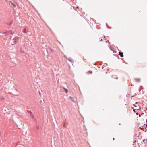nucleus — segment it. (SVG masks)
<instances>
[{
	"mask_svg": "<svg viewBox=\"0 0 147 147\" xmlns=\"http://www.w3.org/2000/svg\"><path fill=\"white\" fill-rule=\"evenodd\" d=\"M119 55L121 57H123V53L119 52Z\"/></svg>",
	"mask_w": 147,
	"mask_h": 147,
	"instance_id": "obj_1",
	"label": "nucleus"
},
{
	"mask_svg": "<svg viewBox=\"0 0 147 147\" xmlns=\"http://www.w3.org/2000/svg\"><path fill=\"white\" fill-rule=\"evenodd\" d=\"M5 34L8 33L9 34H12L13 32L11 31H9L8 32H6L5 33Z\"/></svg>",
	"mask_w": 147,
	"mask_h": 147,
	"instance_id": "obj_2",
	"label": "nucleus"
},
{
	"mask_svg": "<svg viewBox=\"0 0 147 147\" xmlns=\"http://www.w3.org/2000/svg\"><path fill=\"white\" fill-rule=\"evenodd\" d=\"M23 32L24 33H26L27 32V31L26 30V28H25L23 31Z\"/></svg>",
	"mask_w": 147,
	"mask_h": 147,
	"instance_id": "obj_3",
	"label": "nucleus"
},
{
	"mask_svg": "<svg viewBox=\"0 0 147 147\" xmlns=\"http://www.w3.org/2000/svg\"><path fill=\"white\" fill-rule=\"evenodd\" d=\"M92 72L91 71H89L87 72V74H92Z\"/></svg>",
	"mask_w": 147,
	"mask_h": 147,
	"instance_id": "obj_4",
	"label": "nucleus"
},
{
	"mask_svg": "<svg viewBox=\"0 0 147 147\" xmlns=\"http://www.w3.org/2000/svg\"><path fill=\"white\" fill-rule=\"evenodd\" d=\"M64 89L65 90L66 92V93H67L68 92V90L67 89Z\"/></svg>",
	"mask_w": 147,
	"mask_h": 147,
	"instance_id": "obj_5",
	"label": "nucleus"
},
{
	"mask_svg": "<svg viewBox=\"0 0 147 147\" xmlns=\"http://www.w3.org/2000/svg\"><path fill=\"white\" fill-rule=\"evenodd\" d=\"M12 4L14 7H16V5L14 4L13 3H12Z\"/></svg>",
	"mask_w": 147,
	"mask_h": 147,
	"instance_id": "obj_6",
	"label": "nucleus"
},
{
	"mask_svg": "<svg viewBox=\"0 0 147 147\" xmlns=\"http://www.w3.org/2000/svg\"><path fill=\"white\" fill-rule=\"evenodd\" d=\"M140 108V107H138V108L137 107L136 109H137V110H138V109H139V108Z\"/></svg>",
	"mask_w": 147,
	"mask_h": 147,
	"instance_id": "obj_7",
	"label": "nucleus"
},
{
	"mask_svg": "<svg viewBox=\"0 0 147 147\" xmlns=\"http://www.w3.org/2000/svg\"><path fill=\"white\" fill-rule=\"evenodd\" d=\"M139 117H141V115H140V114H139Z\"/></svg>",
	"mask_w": 147,
	"mask_h": 147,
	"instance_id": "obj_8",
	"label": "nucleus"
},
{
	"mask_svg": "<svg viewBox=\"0 0 147 147\" xmlns=\"http://www.w3.org/2000/svg\"><path fill=\"white\" fill-rule=\"evenodd\" d=\"M136 114L137 115H138V113H136Z\"/></svg>",
	"mask_w": 147,
	"mask_h": 147,
	"instance_id": "obj_9",
	"label": "nucleus"
},
{
	"mask_svg": "<svg viewBox=\"0 0 147 147\" xmlns=\"http://www.w3.org/2000/svg\"><path fill=\"white\" fill-rule=\"evenodd\" d=\"M138 81H140V80L139 79V80H138Z\"/></svg>",
	"mask_w": 147,
	"mask_h": 147,
	"instance_id": "obj_10",
	"label": "nucleus"
},
{
	"mask_svg": "<svg viewBox=\"0 0 147 147\" xmlns=\"http://www.w3.org/2000/svg\"><path fill=\"white\" fill-rule=\"evenodd\" d=\"M30 114H32V112H30Z\"/></svg>",
	"mask_w": 147,
	"mask_h": 147,
	"instance_id": "obj_11",
	"label": "nucleus"
},
{
	"mask_svg": "<svg viewBox=\"0 0 147 147\" xmlns=\"http://www.w3.org/2000/svg\"><path fill=\"white\" fill-rule=\"evenodd\" d=\"M40 102H42V101H40Z\"/></svg>",
	"mask_w": 147,
	"mask_h": 147,
	"instance_id": "obj_12",
	"label": "nucleus"
},
{
	"mask_svg": "<svg viewBox=\"0 0 147 147\" xmlns=\"http://www.w3.org/2000/svg\"><path fill=\"white\" fill-rule=\"evenodd\" d=\"M137 102H136V104H137Z\"/></svg>",
	"mask_w": 147,
	"mask_h": 147,
	"instance_id": "obj_13",
	"label": "nucleus"
},
{
	"mask_svg": "<svg viewBox=\"0 0 147 147\" xmlns=\"http://www.w3.org/2000/svg\"><path fill=\"white\" fill-rule=\"evenodd\" d=\"M114 140V138H113V140Z\"/></svg>",
	"mask_w": 147,
	"mask_h": 147,
	"instance_id": "obj_14",
	"label": "nucleus"
},
{
	"mask_svg": "<svg viewBox=\"0 0 147 147\" xmlns=\"http://www.w3.org/2000/svg\"><path fill=\"white\" fill-rule=\"evenodd\" d=\"M136 107H137V106H135Z\"/></svg>",
	"mask_w": 147,
	"mask_h": 147,
	"instance_id": "obj_15",
	"label": "nucleus"
},
{
	"mask_svg": "<svg viewBox=\"0 0 147 147\" xmlns=\"http://www.w3.org/2000/svg\"><path fill=\"white\" fill-rule=\"evenodd\" d=\"M134 111H135V110H134Z\"/></svg>",
	"mask_w": 147,
	"mask_h": 147,
	"instance_id": "obj_16",
	"label": "nucleus"
}]
</instances>
